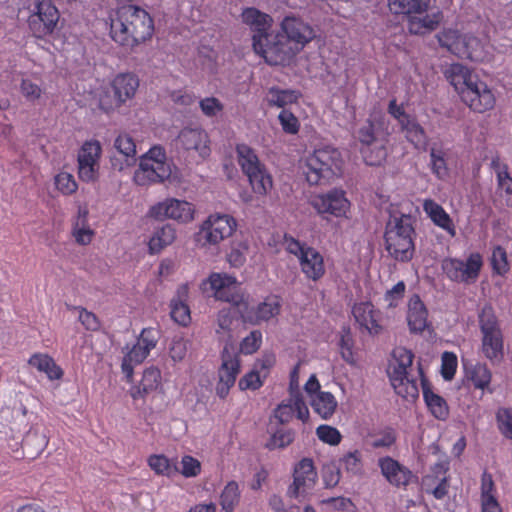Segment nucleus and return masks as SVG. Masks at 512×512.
I'll return each instance as SVG.
<instances>
[{
    "label": "nucleus",
    "mask_w": 512,
    "mask_h": 512,
    "mask_svg": "<svg viewBox=\"0 0 512 512\" xmlns=\"http://www.w3.org/2000/svg\"><path fill=\"white\" fill-rule=\"evenodd\" d=\"M206 284L210 285L213 296L217 300L225 301L238 307L243 305L244 309L241 310V317L244 322L257 325L276 317L281 311V299L276 295L267 296L256 308H250L248 303L244 301L243 295L239 293L237 279L233 276L212 273L204 283V285Z\"/></svg>",
    "instance_id": "obj_1"
},
{
    "label": "nucleus",
    "mask_w": 512,
    "mask_h": 512,
    "mask_svg": "<svg viewBox=\"0 0 512 512\" xmlns=\"http://www.w3.org/2000/svg\"><path fill=\"white\" fill-rule=\"evenodd\" d=\"M154 21L135 5H123L110 14V36L119 45L133 49L152 38Z\"/></svg>",
    "instance_id": "obj_2"
},
{
    "label": "nucleus",
    "mask_w": 512,
    "mask_h": 512,
    "mask_svg": "<svg viewBox=\"0 0 512 512\" xmlns=\"http://www.w3.org/2000/svg\"><path fill=\"white\" fill-rule=\"evenodd\" d=\"M446 77L458 91L461 100L474 112L484 113L494 108L496 98L488 85L466 66L455 63L446 71Z\"/></svg>",
    "instance_id": "obj_3"
},
{
    "label": "nucleus",
    "mask_w": 512,
    "mask_h": 512,
    "mask_svg": "<svg viewBox=\"0 0 512 512\" xmlns=\"http://www.w3.org/2000/svg\"><path fill=\"white\" fill-rule=\"evenodd\" d=\"M242 21L248 25L252 32L253 49L255 53L264 58L267 64H276L285 61L286 54L277 43H274L275 33L271 32L272 17L257 8H245L241 14Z\"/></svg>",
    "instance_id": "obj_4"
},
{
    "label": "nucleus",
    "mask_w": 512,
    "mask_h": 512,
    "mask_svg": "<svg viewBox=\"0 0 512 512\" xmlns=\"http://www.w3.org/2000/svg\"><path fill=\"white\" fill-rule=\"evenodd\" d=\"M416 232L410 215L402 214L390 219L385 228V249L394 260L409 262L415 252Z\"/></svg>",
    "instance_id": "obj_5"
},
{
    "label": "nucleus",
    "mask_w": 512,
    "mask_h": 512,
    "mask_svg": "<svg viewBox=\"0 0 512 512\" xmlns=\"http://www.w3.org/2000/svg\"><path fill=\"white\" fill-rule=\"evenodd\" d=\"M281 31L284 33H275L274 43H277L279 48L288 55V58L271 66H285L288 65L292 59L298 54L309 42H311L315 33L313 28L301 18L295 16H286L281 24Z\"/></svg>",
    "instance_id": "obj_6"
},
{
    "label": "nucleus",
    "mask_w": 512,
    "mask_h": 512,
    "mask_svg": "<svg viewBox=\"0 0 512 512\" xmlns=\"http://www.w3.org/2000/svg\"><path fill=\"white\" fill-rule=\"evenodd\" d=\"M343 165L338 149L330 146L316 149L306 159V179L311 185L329 183L342 175Z\"/></svg>",
    "instance_id": "obj_7"
},
{
    "label": "nucleus",
    "mask_w": 512,
    "mask_h": 512,
    "mask_svg": "<svg viewBox=\"0 0 512 512\" xmlns=\"http://www.w3.org/2000/svg\"><path fill=\"white\" fill-rule=\"evenodd\" d=\"M478 320L483 355L493 364L500 363L504 358V337L493 307L489 304L484 305Z\"/></svg>",
    "instance_id": "obj_8"
},
{
    "label": "nucleus",
    "mask_w": 512,
    "mask_h": 512,
    "mask_svg": "<svg viewBox=\"0 0 512 512\" xmlns=\"http://www.w3.org/2000/svg\"><path fill=\"white\" fill-rule=\"evenodd\" d=\"M171 173L165 149L160 145H154L140 157L139 167L134 172L133 179L139 186H150L163 183Z\"/></svg>",
    "instance_id": "obj_9"
},
{
    "label": "nucleus",
    "mask_w": 512,
    "mask_h": 512,
    "mask_svg": "<svg viewBox=\"0 0 512 512\" xmlns=\"http://www.w3.org/2000/svg\"><path fill=\"white\" fill-rule=\"evenodd\" d=\"M237 161L254 193L265 196L273 187L272 176L268 172L256 151L249 145L241 143L236 146Z\"/></svg>",
    "instance_id": "obj_10"
},
{
    "label": "nucleus",
    "mask_w": 512,
    "mask_h": 512,
    "mask_svg": "<svg viewBox=\"0 0 512 512\" xmlns=\"http://www.w3.org/2000/svg\"><path fill=\"white\" fill-rule=\"evenodd\" d=\"M139 78L131 72L119 73L100 95L99 107L106 113L114 112L134 98L139 88Z\"/></svg>",
    "instance_id": "obj_11"
},
{
    "label": "nucleus",
    "mask_w": 512,
    "mask_h": 512,
    "mask_svg": "<svg viewBox=\"0 0 512 512\" xmlns=\"http://www.w3.org/2000/svg\"><path fill=\"white\" fill-rule=\"evenodd\" d=\"M388 6L394 14L411 15L408 28L412 34H425L435 29L441 20L439 12L432 16L422 15L428 7V0H388Z\"/></svg>",
    "instance_id": "obj_12"
},
{
    "label": "nucleus",
    "mask_w": 512,
    "mask_h": 512,
    "mask_svg": "<svg viewBox=\"0 0 512 512\" xmlns=\"http://www.w3.org/2000/svg\"><path fill=\"white\" fill-rule=\"evenodd\" d=\"M393 358L395 364L389 378L395 392L405 399H415L419 395L418 385L415 379L410 378L409 370H411L414 354L411 350L404 347H396L393 350Z\"/></svg>",
    "instance_id": "obj_13"
},
{
    "label": "nucleus",
    "mask_w": 512,
    "mask_h": 512,
    "mask_svg": "<svg viewBox=\"0 0 512 512\" xmlns=\"http://www.w3.org/2000/svg\"><path fill=\"white\" fill-rule=\"evenodd\" d=\"M237 228L234 217L228 214L214 213L202 222L194 235V241L200 248L209 249L218 246L232 236Z\"/></svg>",
    "instance_id": "obj_14"
},
{
    "label": "nucleus",
    "mask_w": 512,
    "mask_h": 512,
    "mask_svg": "<svg viewBox=\"0 0 512 512\" xmlns=\"http://www.w3.org/2000/svg\"><path fill=\"white\" fill-rule=\"evenodd\" d=\"M482 266L483 259L478 252L471 253L465 261L450 257L441 263L442 271L449 280L465 284L476 282Z\"/></svg>",
    "instance_id": "obj_15"
},
{
    "label": "nucleus",
    "mask_w": 512,
    "mask_h": 512,
    "mask_svg": "<svg viewBox=\"0 0 512 512\" xmlns=\"http://www.w3.org/2000/svg\"><path fill=\"white\" fill-rule=\"evenodd\" d=\"M102 147L98 140L85 141L77 155V173L81 181L90 183L99 178Z\"/></svg>",
    "instance_id": "obj_16"
},
{
    "label": "nucleus",
    "mask_w": 512,
    "mask_h": 512,
    "mask_svg": "<svg viewBox=\"0 0 512 512\" xmlns=\"http://www.w3.org/2000/svg\"><path fill=\"white\" fill-rule=\"evenodd\" d=\"M221 360L215 390L218 397L225 399L240 373V356L232 346L226 345L222 351Z\"/></svg>",
    "instance_id": "obj_17"
},
{
    "label": "nucleus",
    "mask_w": 512,
    "mask_h": 512,
    "mask_svg": "<svg viewBox=\"0 0 512 512\" xmlns=\"http://www.w3.org/2000/svg\"><path fill=\"white\" fill-rule=\"evenodd\" d=\"M147 216L155 220L173 219L187 223L194 218V207L187 201L169 198L151 206Z\"/></svg>",
    "instance_id": "obj_18"
},
{
    "label": "nucleus",
    "mask_w": 512,
    "mask_h": 512,
    "mask_svg": "<svg viewBox=\"0 0 512 512\" xmlns=\"http://www.w3.org/2000/svg\"><path fill=\"white\" fill-rule=\"evenodd\" d=\"M60 14L57 7L50 1H40L36 5V12L29 17V27L37 38H44L54 32Z\"/></svg>",
    "instance_id": "obj_19"
},
{
    "label": "nucleus",
    "mask_w": 512,
    "mask_h": 512,
    "mask_svg": "<svg viewBox=\"0 0 512 512\" xmlns=\"http://www.w3.org/2000/svg\"><path fill=\"white\" fill-rule=\"evenodd\" d=\"M311 204L319 214H329L334 217L346 216L350 209V201L345 191L337 188L315 196Z\"/></svg>",
    "instance_id": "obj_20"
},
{
    "label": "nucleus",
    "mask_w": 512,
    "mask_h": 512,
    "mask_svg": "<svg viewBox=\"0 0 512 512\" xmlns=\"http://www.w3.org/2000/svg\"><path fill=\"white\" fill-rule=\"evenodd\" d=\"M318 478L314 462L311 458L301 459L294 467L293 482L288 487L287 495L298 498L308 489L312 488Z\"/></svg>",
    "instance_id": "obj_21"
},
{
    "label": "nucleus",
    "mask_w": 512,
    "mask_h": 512,
    "mask_svg": "<svg viewBox=\"0 0 512 512\" xmlns=\"http://www.w3.org/2000/svg\"><path fill=\"white\" fill-rule=\"evenodd\" d=\"M449 462L441 460L431 467V471L423 478V485L427 493L435 499L441 500L449 492Z\"/></svg>",
    "instance_id": "obj_22"
},
{
    "label": "nucleus",
    "mask_w": 512,
    "mask_h": 512,
    "mask_svg": "<svg viewBox=\"0 0 512 512\" xmlns=\"http://www.w3.org/2000/svg\"><path fill=\"white\" fill-rule=\"evenodd\" d=\"M378 466L387 482L397 488L407 487L414 477L409 468L390 456L379 458Z\"/></svg>",
    "instance_id": "obj_23"
},
{
    "label": "nucleus",
    "mask_w": 512,
    "mask_h": 512,
    "mask_svg": "<svg viewBox=\"0 0 512 512\" xmlns=\"http://www.w3.org/2000/svg\"><path fill=\"white\" fill-rule=\"evenodd\" d=\"M179 143L187 151H195L201 159L210 155L208 134L198 128H184L178 136Z\"/></svg>",
    "instance_id": "obj_24"
},
{
    "label": "nucleus",
    "mask_w": 512,
    "mask_h": 512,
    "mask_svg": "<svg viewBox=\"0 0 512 512\" xmlns=\"http://www.w3.org/2000/svg\"><path fill=\"white\" fill-rule=\"evenodd\" d=\"M158 339L159 331L157 329L152 327L144 328L137 342L132 346L125 357L136 365L142 363L147 358L150 351L155 348Z\"/></svg>",
    "instance_id": "obj_25"
},
{
    "label": "nucleus",
    "mask_w": 512,
    "mask_h": 512,
    "mask_svg": "<svg viewBox=\"0 0 512 512\" xmlns=\"http://www.w3.org/2000/svg\"><path fill=\"white\" fill-rule=\"evenodd\" d=\"M299 267L306 279L318 282L326 273L323 255L314 247L306 249V253L298 260Z\"/></svg>",
    "instance_id": "obj_26"
},
{
    "label": "nucleus",
    "mask_w": 512,
    "mask_h": 512,
    "mask_svg": "<svg viewBox=\"0 0 512 512\" xmlns=\"http://www.w3.org/2000/svg\"><path fill=\"white\" fill-rule=\"evenodd\" d=\"M352 313L356 322L368 330L370 334L377 335L381 332L382 326L379 324V312L374 310L371 302L356 303L352 308Z\"/></svg>",
    "instance_id": "obj_27"
},
{
    "label": "nucleus",
    "mask_w": 512,
    "mask_h": 512,
    "mask_svg": "<svg viewBox=\"0 0 512 512\" xmlns=\"http://www.w3.org/2000/svg\"><path fill=\"white\" fill-rule=\"evenodd\" d=\"M161 384L160 369L150 366L143 371L139 384L131 388L130 395L134 400L144 399L148 394L157 391Z\"/></svg>",
    "instance_id": "obj_28"
},
{
    "label": "nucleus",
    "mask_w": 512,
    "mask_h": 512,
    "mask_svg": "<svg viewBox=\"0 0 512 512\" xmlns=\"http://www.w3.org/2000/svg\"><path fill=\"white\" fill-rule=\"evenodd\" d=\"M407 322L411 332L421 333L428 325V311L420 296L414 294L408 302Z\"/></svg>",
    "instance_id": "obj_29"
},
{
    "label": "nucleus",
    "mask_w": 512,
    "mask_h": 512,
    "mask_svg": "<svg viewBox=\"0 0 512 512\" xmlns=\"http://www.w3.org/2000/svg\"><path fill=\"white\" fill-rule=\"evenodd\" d=\"M423 210L430 220L439 228L447 232L454 238L456 236V227L450 215L445 209L433 199H425L423 202Z\"/></svg>",
    "instance_id": "obj_30"
},
{
    "label": "nucleus",
    "mask_w": 512,
    "mask_h": 512,
    "mask_svg": "<svg viewBox=\"0 0 512 512\" xmlns=\"http://www.w3.org/2000/svg\"><path fill=\"white\" fill-rule=\"evenodd\" d=\"M421 386L424 401L431 414L438 420H446L449 416V407L446 400L432 390L427 379L422 378Z\"/></svg>",
    "instance_id": "obj_31"
},
{
    "label": "nucleus",
    "mask_w": 512,
    "mask_h": 512,
    "mask_svg": "<svg viewBox=\"0 0 512 512\" xmlns=\"http://www.w3.org/2000/svg\"><path fill=\"white\" fill-rule=\"evenodd\" d=\"M405 137L417 150H426L428 140L423 127L418 123L415 117L405 118L400 125Z\"/></svg>",
    "instance_id": "obj_32"
},
{
    "label": "nucleus",
    "mask_w": 512,
    "mask_h": 512,
    "mask_svg": "<svg viewBox=\"0 0 512 512\" xmlns=\"http://www.w3.org/2000/svg\"><path fill=\"white\" fill-rule=\"evenodd\" d=\"M28 363L39 372L45 373L50 380H59L63 376L61 367L58 366L54 359L48 354L34 353L29 358Z\"/></svg>",
    "instance_id": "obj_33"
},
{
    "label": "nucleus",
    "mask_w": 512,
    "mask_h": 512,
    "mask_svg": "<svg viewBox=\"0 0 512 512\" xmlns=\"http://www.w3.org/2000/svg\"><path fill=\"white\" fill-rule=\"evenodd\" d=\"M338 463L341 471L350 477H360L364 474L363 454L358 449L344 453L338 459Z\"/></svg>",
    "instance_id": "obj_34"
},
{
    "label": "nucleus",
    "mask_w": 512,
    "mask_h": 512,
    "mask_svg": "<svg viewBox=\"0 0 512 512\" xmlns=\"http://www.w3.org/2000/svg\"><path fill=\"white\" fill-rule=\"evenodd\" d=\"M465 371L467 379L473 383L476 389L483 391L488 389L490 393L493 392L492 389H489L492 380V372L486 364L477 362L469 367L465 366Z\"/></svg>",
    "instance_id": "obj_35"
},
{
    "label": "nucleus",
    "mask_w": 512,
    "mask_h": 512,
    "mask_svg": "<svg viewBox=\"0 0 512 512\" xmlns=\"http://www.w3.org/2000/svg\"><path fill=\"white\" fill-rule=\"evenodd\" d=\"M176 239V230L170 224L156 229L149 240L148 247L151 254H157L171 245Z\"/></svg>",
    "instance_id": "obj_36"
},
{
    "label": "nucleus",
    "mask_w": 512,
    "mask_h": 512,
    "mask_svg": "<svg viewBox=\"0 0 512 512\" xmlns=\"http://www.w3.org/2000/svg\"><path fill=\"white\" fill-rule=\"evenodd\" d=\"M311 406L322 419H329L337 408V401L330 392H318L311 397Z\"/></svg>",
    "instance_id": "obj_37"
},
{
    "label": "nucleus",
    "mask_w": 512,
    "mask_h": 512,
    "mask_svg": "<svg viewBox=\"0 0 512 512\" xmlns=\"http://www.w3.org/2000/svg\"><path fill=\"white\" fill-rule=\"evenodd\" d=\"M299 97L300 93L296 90L271 87L268 90L267 101L270 106L285 109V106L296 103Z\"/></svg>",
    "instance_id": "obj_38"
},
{
    "label": "nucleus",
    "mask_w": 512,
    "mask_h": 512,
    "mask_svg": "<svg viewBox=\"0 0 512 512\" xmlns=\"http://www.w3.org/2000/svg\"><path fill=\"white\" fill-rule=\"evenodd\" d=\"M338 348L342 359L346 363L350 365H355L357 363L354 339L348 326H343L341 328Z\"/></svg>",
    "instance_id": "obj_39"
},
{
    "label": "nucleus",
    "mask_w": 512,
    "mask_h": 512,
    "mask_svg": "<svg viewBox=\"0 0 512 512\" xmlns=\"http://www.w3.org/2000/svg\"><path fill=\"white\" fill-rule=\"evenodd\" d=\"M147 464L159 476L171 477L179 471L177 464L163 454L150 455Z\"/></svg>",
    "instance_id": "obj_40"
},
{
    "label": "nucleus",
    "mask_w": 512,
    "mask_h": 512,
    "mask_svg": "<svg viewBox=\"0 0 512 512\" xmlns=\"http://www.w3.org/2000/svg\"><path fill=\"white\" fill-rule=\"evenodd\" d=\"M88 211L80 209L78 211L77 221L73 227V236L75 241L81 245H87L92 241L94 232L87 223Z\"/></svg>",
    "instance_id": "obj_41"
},
{
    "label": "nucleus",
    "mask_w": 512,
    "mask_h": 512,
    "mask_svg": "<svg viewBox=\"0 0 512 512\" xmlns=\"http://www.w3.org/2000/svg\"><path fill=\"white\" fill-rule=\"evenodd\" d=\"M430 169L439 180H445L449 176L446 153L441 147H431Z\"/></svg>",
    "instance_id": "obj_42"
},
{
    "label": "nucleus",
    "mask_w": 512,
    "mask_h": 512,
    "mask_svg": "<svg viewBox=\"0 0 512 512\" xmlns=\"http://www.w3.org/2000/svg\"><path fill=\"white\" fill-rule=\"evenodd\" d=\"M114 148L123 155L127 166L136 162V144L129 134H119L114 141Z\"/></svg>",
    "instance_id": "obj_43"
},
{
    "label": "nucleus",
    "mask_w": 512,
    "mask_h": 512,
    "mask_svg": "<svg viewBox=\"0 0 512 512\" xmlns=\"http://www.w3.org/2000/svg\"><path fill=\"white\" fill-rule=\"evenodd\" d=\"M396 441V430L392 427H385L384 429L370 435L369 445L373 449L389 450L395 445Z\"/></svg>",
    "instance_id": "obj_44"
},
{
    "label": "nucleus",
    "mask_w": 512,
    "mask_h": 512,
    "mask_svg": "<svg viewBox=\"0 0 512 512\" xmlns=\"http://www.w3.org/2000/svg\"><path fill=\"white\" fill-rule=\"evenodd\" d=\"M240 501L238 483L230 481L224 487L220 495V505L225 512H233Z\"/></svg>",
    "instance_id": "obj_45"
},
{
    "label": "nucleus",
    "mask_w": 512,
    "mask_h": 512,
    "mask_svg": "<svg viewBox=\"0 0 512 512\" xmlns=\"http://www.w3.org/2000/svg\"><path fill=\"white\" fill-rule=\"evenodd\" d=\"M55 188L64 196L76 193L78 184L71 173L61 171L54 177Z\"/></svg>",
    "instance_id": "obj_46"
},
{
    "label": "nucleus",
    "mask_w": 512,
    "mask_h": 512,
    "mask_svg": "<svg viewBox=\"0 0 512 512\" xmlns=\"http://www.w3.org/2000/svg\"><path fill=\"white\" fill-rule=\"evenodd\" d=\"M374 145V149H371V147L361 148L363 159L369 166H379L387 157V149L383 144L377 145V143H375Z\"/></svg>",
    "instance_id": "obj_47"
},
{
    "label": "nucleus",
    "mask_w": 512,
    "mask_h": 512,
    "mask_svg": "<svg viewBox=\"0 0 512 512\" xmlns=\"http://www.w3.org/2000/svg\"><path fill=\"white\" fill-rule=\"evenodd\" d=\"M294 441V432L290 429H279L275 431L268 442L266 448L269 450L281 449L289 446Z\"/></svg>",
    "instance_id": "obj_48"
},
{
    "label": "nucleus",
    "mask_w": 512,
    "mask_h": 512,
    "mask_svg": "<svg viewBox=\"0 0 512 512\" xmlns=\"http://www.w3.org/2000/svg\"><path fill=\"white\" fill-rule=\"evenodd\" d=\"M267 377L265 374H262L261 371L254 368L246 373L240 380H239V388L241 390H257L261 388L264 384V381Z\"/></svg>",
    "instance_id": "obj_49"
},
{
    "label": "nucleus",
    "mask_w": 512,
    "mask_h": 512,
    "mask_svg": "<svg viewBox=\"0 0 512 512\" xmlns=\"http://www.w3.org/2000/svg\"><path fill=\"white\" fill-rule=\"evenodd\" d=\"M496 421L500 433L512 439V408L501 407L496 412Z\"/></svg>",
    "instance_id": "obj_50"
},
{
    "label": "nucleus",
    "mask_w": 512,
    "mask_h": 512,
    "mask_svg": "<svg viewBox=\"0 0 512 512\" xmlns=\"http://www.w3.org/2000/svg\"><path fill=\"white\" fill-rule=\"evenodd\" d=\"M170 315L171 318L178 324L186 326L190 323V309L186 302L172 300Z\"/></svg>",
    "instance_id": "obj_51"
},
{
    "label": "nucleus",
    "mask_w": 512,
    "mask_h": 512,
    "mask_svg": "<svg viewBox=\"0 0 512 512\" xmlns=\"http://www.w3.org/2000/svg\"><path fill=\"white\" fill-rule=\"evenodd\" d=\"M232 307H227L219 310L217 315V323L219 328L223 332H229L231 330V326L233 324V321L236 317V309L239 310L241 313V310L244 309V306L241 305L240 307L232 304Z\"/></svg>",
    "instance_id": "obj_52"
},
{
    "label": "nucleus",
    "mask_w": 512,
    "mask_h": 512,
    "mask_svg": "<svg viewBox=\"0 0 512 512\" xmlns=\"http://www.w3.org/2000/svg\"><path fill=\"white\" fill-rule=\"evenodd\" d=\"M458 366L457 356L453 352H444L441 357V375L449 381L452 380L456 374Z\"/></svg>",
    "instance_id": "obj_53"
},
{
    "label": "nucleus",
    "mask_w": 512,
    "mask_h": 512,
    "mask_svg": "<svg viewBox=\"0 0 512 512\" xmlns=\"http://www.w3.org/2000/svg\"><path fill=\"white\" fill-rule=\"evenodd\" d=\"M316 435L323 443L331 446L338 445L342 440V435L339 430L329 425H320L317 427Z\"/></svg>",
    "instance_id": "obj_54"
},
{
    "label": "nucleus",
    "mask_w": 512,
    "mask_h": 512,
    "mask_svg": "<svg viewBox=\"0 0 512 512\" xmlns=\"http://www.w3.org/2000/svg\"><path fill=\"white\" fill-rule=\"evenodd\" d=\"M278 120L283 131L287 134H297L300 128L298 118L288 109H282L278 115Z\"/></svg>",
    "instance_id": "obj_55"
},
{
    "label": "nucleus",
    "mask_w": 512,
    "mask_h": 512,
    "mask_svg": "<svg viewBox=\"0 0 512 512\" xmlns=\"http://www.w3.org/2000/svg\"><path fill=\"white\" fill-rule=\"evenodd\" d=\"M262 343V333L259 330H253L240 343V351L243 354H253Z\"/></svg>",
    "instance_id": "obj_56"
},
{
    "label": "nucleus",
    "mask_w": 512,
    "mask_h": 512,
    "mask_svg": "<svg viewBox=\"0 0 512 512\" xmlns=\"http://www.w3.org/2000/svg\"><path fill=\"white\" fill-rule=\"evenodd\" d=\"M74 309L79 312L78 319L86 330L95 332L101 328V321L96 314L80 306Z\"/></svg>",
    "instance_id": "obj_57"
},
{
    "label": "nucleus",
    "mask_w": 512,
    "mask_h": 512,
    "mask_svg": "<svg viewBox=\"0 0 512 512\" xmlns=\"http://www.w3.org/2000/svg\"><path fill=\"white\" fill-rule=\"evenodd\" d=\"M493 270L499 274L504 275L509 270V263L507 260V253L501 246L494 248L491 259Z\"/></svg>",
    "instance_id": "obj_58"
},
{
    "label": "nucleus",
    "mask_w": 512,
    "mask_h": 512,
    "mask_svg": "<svg viewBox=\"0 0 512 512\" xmlns=\"http://www.w3.org/2000/svg\"><path fill=\"white\" fill-rule=\"evenodd\" d=\"M178 472L186 478L196 477L201 472V463L193 456L184 455L181 459V469Z\"/></svg>",
    "instance_id": "obj_59"
},
{
    "label": "nucleus",
    "mask_w": 512,
    "mask_h": 512,
    "mask_svg": "<svg viewBox=\"0 0 512 512\" xmlns=\"http://www.w3.org/2000/svg\"><path fill=\"white\" fill-rule=\"evenodd\" d=\"M498 189L500 190V196L504 199L508 207H512V176L510 174H499L497 179Z\"/></svg>",
    "instance_id": "obj_60"
},
{
    "label": "nucleus",
    "mask_w": 512,
    "mask_h": 512,
    "mask_svg": "<svg viewBox=\"0 0 512 512\" xmlns=\"http://www.w3.org/2000/svg\"><path fill=\"white\" fill-rule=\"evenodd\" d=\"M406 291V285L403 281L396 283L391 289L387 290L384 300L388 303L389 308H395L403 299Z\"/></svg>",
    "instance_id": "obj_61"
},
{
    "label": "nucleus",
    "mask_w": 512,
    "mask_h": 512,
    "mask_svg": "<svg viewBox=\"0 0 512 512\" xmlns=\"http://www.w3.org/2000/svg\"><path fill=\"white\" fill-rule=\"evenodd\" d=\"M199 107L202 113L207 117H214L224 109V105L215 97L201 99L199 101Z\"/></svg>",
    "instance_id": "obj_62"
},
{
    "label": "nucleus",
    "mask_w": 512,
    "mask_h": 512,
    "mask_svg": "<svg viewBox=\"0 0 512 512\" xmlns=\"http://www.w3.org/2000/svg\"><path fill=\"white\" fill-rule=\"evenodd\" d=\"M341 479V469L339 466L328 464L322 469V480L326 488L335 487Z\"/></svg>",
    "instance_id": "obj_63"
},
{
    "label": "nucleus",
    "mask_w": 512,
    "mask_h": 512,
    "mask_svg": "<svg viewBox=\"0 0 512 512\" xmlns=\"http://www.w3.org/2000/svg\"><path fill=\"white\" fill-rule=\"evenodd\" d=\"M358 139L363 147H371L377 142L375 136V124L371 120H367V122L359 129Z\"/></svg>",
    "instance_id": "obj_64"
}]
</instances>
